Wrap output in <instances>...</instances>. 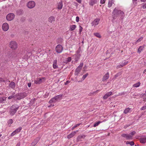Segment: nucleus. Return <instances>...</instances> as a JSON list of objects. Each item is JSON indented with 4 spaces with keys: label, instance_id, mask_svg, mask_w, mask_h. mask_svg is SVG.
<instances>
[{
    "label": "nucleus",
    "instance_id": "f257e3e1",
    "mask_svg": "<svg viewBox=\"0 0 146 146\" xmlns=\"http://www.w3.org/2000/svg\"><path fill=\"white\" fill-rule=\"evenodd\" d=\"M112 13L113 15L112 17L113 20L115 19L117 16H119L121 19H123L124 16V13L123 12L115 8L113 11Z\"/></svg>",
    "mask_w": 146,
    "mask_h": 146
},
{
    "label": "nucleus",
    "instance_id": "f03ea898",
    "mask_svg": "<svg viewBox=\"0 0 146 146\" xmlns=\"http://www.w3.org/2000/svg\"><path fill=\"white\" fill-rule=\"evenodd\" d=\"M27 96V94L26 92L20 93L16 94L15 95V100H19L23 99Z\"/></svg>",
    "mask_w": 146,
    "mask_h": 146
},
{
    "label": "nucleus",
    "instance_id": "7ed1b4c3",
    "mask_svg": "<svg viewBox=\"0 0 146 146\" xmlns=\"http://www.w3.org/2000/svg\"><path fill=\"white\" fill-rule=\"evenodd\" d=\"M18 108L16 107L14 105H12L10 108V114L11 115H13L16 113Z\"/></svg>",
    "mask_w": 146,
    "mask_h": 146
},
{
    "label": "nucleus",
    "instance_id": "20e7f679",
    "mask_svg": "<svg viewBox=\"0 0 146 146\" xmlns=\"http://www.w3.org/2000/svg\"><path fill=\"white\" fill-rule=\"evenodd\" d=\"M9 46L12 49L15 50L17 47V44L15 42L11 41L10 43Z\"/></svg>",
    "mask_w": 146,
    "mask_h": 146
},
{
    "label": "nucleus",
    "instance_id": "39448f33",
    "mask_svg": "<svg viewBox=\"0 0 146 146\" xmlns=\"http://www.w3.org/2000/svg\"><path fill=\"white\" fill-rule=\"evenodd\" d=\"M35 5V2L33 1H29L28 3L27 6L28 8L32 9L34 8Z\"/></svg>",
    "mask_w": 146,
    "mask_h": 146
},
{
    "label": "nucleus",
    "instance_id": "423d86ee",
    "mask_svg": "<svg viewBox=\"0 0 146 146\" xmlns=\"http://www.w3.org/2000/svg\"><path fill=\"white\" fill-rule=\"evenodd\" d=\"M15 17V15L13 13H11L8 14L6 16V19L9 21H11L14 19Z\"/></svg>",
    "mask_w": 146,
    "mask_h": 146
},
{
    "label": "nucleus",
    "instance_id": "0eeeda50",
    "mask_svg": "<svg viewBox=\"0 0 146 146\" xmlns=\"http://www.w3.org/2000/svg\"><path fill=\"white\" fill-rule=\"evenodd\" d=\"M55 49L56 51L57 52L60 53L62 51L63 47L61 45L58 44L56 46Z\"/></svg>",
    "mask_w": 146,
    "mask_h": 146
},
{
    "label": "nucleus",
    "instance_id": "6e6552de",
    "mask_svg": "<svg viewBox=\"0 0 146 146\" xmlns=\"http://www.w3.org/2000/svg\"><path fill=\"white\" fill-rule=\"evenodd\" d=\"M121 136L124 138L126 139L127 140L132 139V136L130 135L125 133L122 134L121 135Z\"/></svg>",
    "mask_w": 146,
    "mask_h": 146
},
{
    "label": "nucleus",
    "instance_id": "1a4fd4ad",
    "mask_svg": "<svg viewBox=\"0 0 146 146\" xmlns=\"http://www.w3.org/2000/svg\"><path fill=\"white\" fill-rule=\"evenodd\" d=\"M2 28L3 31H7L9 28V25L7 23H5L3 24Z\"/></svg>",
    "mask_w": 146,
    "mask_h": 146
},
{
    "label": "nucleus",
    "instance_id": "9d476101",
    "mask_svg": "<svg viewBox=\"0 0 146 146\" xmlns=\"http://www.w3.org/2000/svg\"><path fill=\"white\" fill-rule=\"evenodd\" d=\"M61 97L62 96H60V95H58L57 96H56L55 97L52 98L50 100L49 102L50 103H51L53 102H55L58 99H59L60 97Z\"/></svg>",
    "mask_w": 146,
    "mask_h": 146
},
{
    "label": "nucleus",
    "instance_id": "9b49d317",
    "mask_svg": "<svg viewBox=\"0 0 146 146\" xmlns=\"http://www.w3.org/2000/svg\"><path fill=\"white\" fill-rule=\"evenodd\" d=\"M100 19H95L92 22V26H94L95 27L96 25H98Z\"/></svg>",
    "mask_w": 146,
    "mask_h": 146
},
{
    "label": "nucleus",
    "instance_id": "f8f14e48",
    "mask_svg": "<svg viewBox=\"0 0 146 146\" xmlns=\"http://www.w3.org/2000/svg\"><path fill=\"white\" fill-rule=\"evenodd\" d=\"M128 63V61H125V60L124 61H123L120 65L117 66V68H121L124 66H125V65H126Z\"/></svg>",
    "mask_w": 146,
    "mask_h": 146
},
{
    "label": "nucleus",
    "instance_id": "ddd939ff",
    "mask_svg": "<svg viewBox=\"0 0 146 146\" xmlns=\"http://www.w3.org/2000/svg\"><path fill=\"white\" fill-rule=\"evenodd\" d=\"M39 140V138H37L35 139L31 143L30 146H35L38 143Z\"/></svg>",
    "mask_w": 146,
    "mask_h": 146
},
{
    "label": "nucleus",
    "instance_id": "4468645a",
    "mask_svg": "<svg viewBox=\"0 0 146 146\" xmlns=\"http://www.w3.org/2000/svg\"><path fill=\"white\" fill-rule=\"evenodd\" d=\"M112 93V92H110L107 93L104 96L103 98L104 99H106L108 97L111 96Z\"/></svg>",
    "mask_w": 146,
    "mask_h": 146
},
{
    "label": "nucleus",
    "instance_id": "2eb2a0df",
    "mask_svg": "<svg viewBox=\"0 0 146 146\" xmlns=\"http://www.w3.org/2000/svg\"><path fill=\"white\" fill-rule=\"evenodd\" d=\"M78 131L77 130L76 131L72 132L70 134L68 135L67 138L68 139H70L72 137L76 134V132Z\"/></svg>",
    "mask_w": 146,
    "mask_h": 146
},
{
    "label": "nucleus",
    "instance_id": "dca6fc26",
    "mask_svg": "<svg viewBox=\"0 0 146 146\" xmlns=\"http://www.w3.org/2000/svg\"><path fill=\"white\" fill-rule=\"evenodd\" d=\"M109 77V74L108 72L106 73L104 76L102 78V81H104L107 80Z\"/></svg>",
    "mask_w": 146,
    "mask_h": 146
},
{
    "label": "nucleus",
    "instance_id": "f3484780",
    "mask_svg": "<svg viewBox=\"0 0 146 146\" xmlns=\"http://www.w3.org/2000/svg\"><path fill=\"white\" fill-rule=\"evenodd\" d=\"M43 79V78L42 79L41 78L38 79L37 80L35 81V83L37 84H40L42 83V80Z\"/></svg>",
    "mask_w": 146,
    "mask_h": 146
},
{
    "label": "nucleus",
    "instance_id": "a211bd4d",
    "mask_svg": "<svg viewBox=\"0 0 146 146\" xmlns=\"http://www.w3.org/2000/svg\"><path fill=\"white\" fill-rule=\"evenodd\" d=\"M139 139L140 142L141 143H144L146 142V137H141Z\"/></svg>",
    "mask_w": 146,
    "mask_h": 146
},
{
    "label": "nucleus",
    "instance_id": "6ab92c4d",
    "mask_svg": "<svg viewBox=\"0 0 146 146\" xmlns=\"http://www.w3.org/2000/svg\"><path fill=\"white\" fill-rule=\"evenodd\" d=\"M15 83L13 82H11L9 84V87L13 89L15 88Z\"/></svg>",
    "mask_w": 146,
    "mask_h": 146
},
{
    "label": "nucleus",
    "instance_id": "aec40b11",
    "mask_svg": "<svg viewBox=\"0 0 146 146\" xmlns=\"http://www.w3.org/2000/svg\"><path fill=\"white\" fill-rule=\"evenodd\" d=\"M63 6L62 2V1H60L59 2L58 5V7L57 8L58 9H61L62 8Z\"/></svg>",
    "mask_w": 146,
    "mask_h": 146
},
{
    "label": "nucleus",
    "instance_id": "412c9836",
    "mask_svg": "<svg viewBox=\"0 0 146 146\" xmlns=\"http://www.w3.org/2000/svg\"><path fill=\"white\" fill-rule=\"evenodd\" d=\"M16 13L17 15H20L23 13V10L20 9L17 10V11Z\"/></svg>",
    "mask_w": 146,
    "mask_h": 146
},
{
    "label": "nucleus",
    "instance_id": "4be33fe9",
    "mask_svg": "<svg viewBox=\"0 0 146 146\" xmlns=\"http://www.w3.org/2000/svg\"><path fill=\"white\" fill-rule=\"evenodd\" d=\"M81 69L77 67L75 70V71L74 73V74L75 75H78L79 72H80Z\"/></svg>",
    "mask_w": 146,
    "mask_h": 146
},
{
    "label": "nucleus",
    "instance_id": "5701e85b",
    "mask_svg": "<svg viewBox=\"0 0 146 146\" xmlns=\"http://www.w3.org/2000/svg\"><path fill=\"white\" fill-rule=\"evenodd\" d=\"M56 64L57 60H54L53 64V67L54 68L56 69L58 68V66H57L56 65Z\"/></svg>",
    "mask_w": 146,
    "mask_h": 146
},
{
    "label": "nucleus",
    "instance_id": "b1692460",
    "mask_svg": "<svg viewBox=\"0 0 146 146\" xmlns=\"http://www.w3.org/2000/svg\"><path fill=\"white\" fill-rule=\"evenodd\" d=\"M76 27V26L75 25H70V27L69 30L70 31L74 30Z\"/></svg>",
    "mask_w": 146,
    "mask_h": 146
},
{
    "label": "nucleus",
    "instance_id": "393cba45",
    "mask_svg": "<svg viewBox=\"0 0 146 146\" xmlns=\"http://www.w3.org/2000/svg\"><path fill=\"white\" fill-rule=\"evenodd\" d=\"M96 0H90L89 2V4L90 5L93 6L96 3Z\"/></svg>",
    "mask_w": 146,
    "mask_h": 146
},
{
    "label": "nucleus",
    "instance_id": "a878e982",
    "mask_svg": "<svg viewBox=\"0 0 146 146\" xmlns=\"http://www.w3.org/2000/svg\"><path fill=\"white\" fill-rule=\"evenodd\" d=\"M53 21H54V17L51 16L49 17L48 19V21L49 22L52 23Z\"/></svg>",
    "mask_w": 146,
    "mask_h": 146
},
{
    "label": "nucleus",
    "instance_id": "bb28decb",
    "mask_svg": "<svg viewBox=\"0 0 146 146\" xmlns=\"http://www.w3.org/2000/svg\"><path fill=\"white\" fill-rule=\"evenodd\" d=\"M113 2L112 0H109L108 3V7H111L112 5L113 4Z\"/></svg>",
    "mask_w": 146,
    "mask_h": 146
},
{
    "label": "nucleus",
    "instance_id": "cd10ccee",
    "mask_svg": "<svg viewBox=\"0 0 146 146\" xmlns=\"http://www.w3.org/2000/svg\"><path fill=\"white\" fill-rule=\"evenodd\" d=\"M62 42V39L61 38H58V39L56 40V42L57 44L61 43Z\"/></svg>",
    "mask_w": 146,
    "mask_h": 146
},
{
    "label": "nucleus",
    "instance_id": "c85d7f7f",
    "mask_svg": "<svg viewBox=\"0 0 146 146\" xmlns=\"http://www.w3.org/2000/svg\"><path fill=\"white\" fill-rule=\"evenodd\" d=\"M94 35L96 36V37L99 38H100L101 37V36L99 33H94Z\"/></svg>",
    "mask_w": 146,
    "mask_h": 146
},
{
    "label": "nucleus",
    "instance_id": "c756f323",
    "mask_svg": "<svg viewBox=\"0 0 146 146\" xmlns=\"http://www.w3.org/2000/svg\"><path fill=\"white\" fill-rule=\"evenodd\" d=\"M6 98L3 97L2 98H0V103H2L4 101L6 100Z\"/></svg>",
    "mask_w": 146,
    "mask_h": 146
},
{
    "label": "nucleus",
    "instance_id": "7c9ffc66",
    "mask_svg": "<svg viewBox=\"0 0 146 146\" xmlns=\"http://www.w3.org/2000/svg\"><path fill=\"white\" fill-rule=\"evenodd\" d=\"M126 144H130L131 146H133L134 145V142L133 141H127L126 142Z\"/></svg>",
    "mask_w": 146,
    "mask_h": 146
},
{
    "label": "nucleus",
    "instance_id": "2f4dec72",
    "mask_svg": "<svg viewBox=\"0 0 146 146\" xmlns=\"http://www.w3.org/2000/svg\"><path fill=\"white\" fill-rule=\"evenodd\" d=\"M140 84V82H138L133 84V87H139Z\"/></svg>",
    "mask_w": 146,
    "mask_h": 146
},
{
    "label": "nucleus",
    "instance_id": "473e14b6",
    "mask_svg": "<svg viewBox=\"0 0 146 146\" xmlns=\"http://www.w3.org/2000/svg\"><path fill=\"white\" fill-rule=\"evenodd\" d=\"M130 111V109L129 108H127L126 109H125L124 111V113L125 114H127Z\"/></svg>",
    "mask_w": 146,
    "mask_h": 146
},
{
    "label": "nucleus",
    "instance_id": "72a5a7b5",
    "mask_svg": "<svg viewBox=\"0 0 146 146\" xmlns=\"http://www.w3.org/2000/svg\"><path fill=\"white\" fill-rule=\"evenodd\" d=\"M144 47L143 46H140L138 48V52L140 53Z\"/></svg>",
    "mask_w": 146,
    "mask_h": 146
},
{
    "label": "nucleus",
    "instance_id": "f704fd0d",
    "mask_svg": "<svg viewBox=\"0 0 146 146\" xmlns=\"http://www.w3.org/2000/svg\"><path fill=\"white\" fill-rule=\"evenodd\" d=\"M22 128L21 127H20L19 128H17L15 131L16 132V133H17L18 132H19L22 129Z\"/></svg>",
    "mask_w": 146,
    "mask_h": 146
},
{
    "label": "nucleus",
    "instance_id": "c9c22d12",
    "mask_svg": "<svg viewBox=\"0 0 146 146\" xmlns=\"http://www.w3.org/2000/svg\"><path fill=\"white\" fill-rule=\"evenodd\" d=\"M102 122L100 121H99L96 123L93 126L94 127H96L98 126L100 123H101Z\"/></svg>",
    "mask_w": 146,
    "mask_h": 146
},
{
    "label": "nucleus",
    "instance_id": "e433bc0d",
    "mask_svg": "<svg viewBox=\"0 0 146 146\" xmlns=\"http://www.w3.org/2000/svg\"><path fill=\"white\" fill-rule=\"evenodd\" d=\"M84 137V136L80 135L79 136L77 139V140L78 141H81L82 138Z\"/></svg>",
    "mask_w": 146,
    "mask_h": 146
},
{
    "label": "nucleus",
    "instance_id": "4c0bfd02",
    "mask_svg": "<svg viewBox=\"0 0 146 146\" xmlns=\"http://www.w3.org/2000/svg\"><path fill=\"white\" fill-rule=\"evenodd\" d=\"M143 37H142L139 38L135 42V44H137V42H140L143 39Z\"/></svg>",
    "mask_w": 146,
    "mask_h": 146
},
{
    "label": "nucleus",
    "instance_id": "58836bf2",
    "mask_svg": "<svg viewBox=\"0 0 146 146\" xmlns=\"http://www.w3.org/2000/svg\"><path fill=\"white\" fill-rule=\"evenodd\" d=\"M81 124V123H78L76 124L74 127H73L72 128V130H73L75 128L79 126Z\"/></svg>",
    "mask_w": 146,
    "mask_h": 146
},
{
    "label": "nucleus",
    "instance_id": "ea45409f",
    "mask_svg": "<svg viewBox=\"0 0 146 146\" xmlns=\"http://www.w3.org/2000/svg\"><path fill=\"white\" fill-rule=\"evenodd\" d=\"M83 66V63H82L80 64V65L78 67L79 68L81 69Z\"/></svg>",
    "mask_w": 146,
    "mask_h": 146
},
{
    "label": "nucleus",
    "instance_id": "a19ab883",
    "mask_svg": "<svg viewBox=\"0 0 146 146\" xmlns=\"http://www.w3.org/2000/svg\"><path fill=\"white\" fill-rule=\"evenodd\" d=\"M88 74L86 73V74H84L83 76V77H82V79H83V80H84L86 77L88 76Z\"/></svg>",
    "mask_w": 146,
    "mask_h": 146
},
{
    "label": "nucleus",
    "instance_id": "79ce46f5",
    "mask_svg": "<svg viewBox=\"0 0 146 146\" xmlns=\"http://www.w3.org/2000/svg\"><path fill=\"white\" fill-rule=\"evenodd\" d=\"M136 132L135 131H133L131 132L129 135H130L132 136H132L134 134H135Z\"/></svg>",
    "mask_w": 146,
    "mask_h": 146
},
{
    "label": "nucleus",
    "instance_id": "37998d69",
    "mask_svg": "<svg viewBox=\"0 0 146 146\" xmlns=\"http://www.w3.org/2000/svg\"><path fill=\"white\" fill-rule=\"evenodd\" d=\"M13 98H15V95H14V96H9L8 97V99H11Z\"/></svg>",
    "mask_w": 146,
    "mask_h": 146
},
{
    "label": "nucleus",
    "instance_id": "c03bdc74",
    "mask_svg": "<svg viewBox=\"0 0 146 146\" xmlns=\"http://www.w3.org/2000/svg\"><path fill=\"white\" fill-rule=\"evenodd\" d=\"M145 109H146V104H145V106H143L141 108V110H144Z\"/></svg>",
    "mask_w": 146,
    "mask_h": 146
},
{
    "label": "nucleus",
    "instance_id": "a18cd8bd",
    "mask_svg": "<svg viewBox=\"0 0 146 146\" xmlns=\"http://www.w3.org/2000/svg\"><path fill=\"white\" fill-rule=\"evenodd\" d=\"M13 121L12 119H9L8 121V123L9 124L10 123V124H11L13 123Z\"/></svg>",
    "mask_w": 146,
    "mask_h": 146
},
{
    "label": "nucleus",
    "instance_id": "49530a36",
    "mask_svg": "<svg viewBox=\"0 0 146 146\" xmlns=\"http://www.w3.org/2000/svg\"><path fill=\"white\" fill-rule=\"evenodd\" d=\"M71 58L70 57H69L67 58L66 61L68 62H70L71 60Z\"/></svg>",
    "mask_w": 146,
    "mask_h": 146
},
{
    "label": "nucleus",
    "instance_id": "de8ad7c7",
    "mask_svg": "<svg viewBox=\"0 0 146 146\" xmlns=\"http://www.w3.org/2000/svg\"><path fill=\"white\" fill-rule=\"evenodd\" d=\"M80 29H79L80 34L81 33V32L82 31V30L83 29L82 27L80 26H79Z\"/></svg>",
    "mask_w": 146,
    "mask_h": 146
},
{
    "label": "nucleus",
    "instance_id": "09e8293b",
    "mask_svg": "<svg viewBox=\"0 0 146 146\" xmlns=\"http://www.w3.org/2000/svg\"><path fill=\"white\" fill-rule=\"evenodd\" d=\"M143 99H144V100H146V94H144L143 95Z\"/></svg>",
    "mask_w": 146,
    "mask_h": 146
},
{
    "label": "nucleus",
    "instance_id": "8fccbe9b",
    "mask_svg": "<svg viewBox=\"0 0 146 146\" xmlns=\"http://www.w3.org/2000/svg\"><path fill=\"white\" fill-rule=\"evenodd\" d=\"M16 133L15 131H13L11 134V136H13L15 135Z\"/></svg>",
    "mask_w": 146,
    "mask_h": 146
},
{
    "label": "nucleus",
    "instance_id": "3c124183",
    "mask_svg": "<svg viewBox=\"0 0 146 146\" xmlns=\"http://www.w3.org/2000/svg\"><path fill=\"white\" fill-rule=\"evenodd\" d=\"M120 73H117L116 75H115V76H114V78H115H115H116L117 77H118L120 75Z\"/></svg>",
    "mask_w": 146,
    "mask_h": 146
},
{
    "label": "nucleus",
    "instance_id": "603ef678",
    "mask_svg": "<svg viewBox=\"0 0 146 146\" xmlns=\"http://www.w3.org/2000/svg\"><path fill=\"white\" fill-rule=\"evenodd\" d=\"M117 32H115L113 33V34H114V36H112V37L113 38L115 37L116 36V35H117Z\"/></svg>",
    "mask_w": 146,
    "mask_h": 146
},
{
    "label": "nucleus",
    "instance_id": "864d4df0",
    "mask_svg": "<svg viewBox=\"0 0 146 146\" xmlns=\"http://www.w3.org/2000/svg\"><path fill=\"white\" fill-rule=\"evenodd\" d=\"M79 17H77L76 18V21L78 22L79 21Z\"/></svg>",
    "mask_w": 146,
    "mask_h": 146
},
{
    "label": "nucleus",
    "instance_id": "5fc2aeb1",
    "mask_svg": "<svg viewBox=\"0 0 146 146\" xmlns=\"http://www.w3.org/2000/svg\"><path fill=\"white\" fill-rule=\"evenodd\" d=\"M133 4H136L137 3V0H133Z\"/></svg>",
    "mask_w": 146,
    "mask_h": 146
},
{
    "label": "nucleus",
    "instance_id": "6e6d98bb",
    "mask_svg": "<svg viewBox=\"0 0 146 146\" xmlns=\"http://www.w3.org/2000/svg\"><path fill=\"white\" fill-rule=\"evenodd\" d=\"M142 7L143 9L146 8V3L143 5Z\"/></svg>",
    "mask_w": 146,
    "mask_h": 146
},
{
    "label": "nucleus",
    "instance_id": "4d7b16f0",
    "mask_svg": "<svg viewBox=\"0 0 146 146\" xmlns=\"http://www.w3.org/2000/svg\"><path fill=\"white\" fill-rule=\"evenodd\" d=\"M78 3H81L82 2V0H76Z\"/></svg>",
    "mask_w": 146,
    "mask_h": 146
},
{
    "label": "nucleus",
    "instance_id": "13d9d810",
    "mask_svg": "<svg viewBox=\"0 0 146 146\" xmlns=\"http://www.w3.org/2000/svg\"><path fill=\"white\" fill-rule=\"evenodd\" d=\"M70 81H67L65 83V84L66 85L67 84H68L70 83Z\"/></svg>",
    "mask_w": 146,
    "mask_h": 146
},
{
    "label": "nucleus",
    "instance_id": "bf43d9fd",
    "mask_svg": "<svg viewBox=\"0 0 146 146\" xmlns=\"http://www.w3.org/2000/svg\"><path fill=\"white\" fill-rule=\"evenodd\" d=\"M5 82V81L2 78H0V82Z\"/></svg>",
    "mask_w": 146,
    "mask_h": 146
},
{
    "label": "nucleus",
    "instance_id": "052dcab7",
    "mask_svg": "<svg viewBox=\"0 0 146 146\" xmlns=\"http://www.w3.org/2000/svg\"><path fill=\"white\" fill-rule=\"evenodd\" d=\"M31 83H29L28 84V86L29 87H30L31 86Z\"/></svg>",
    "mask_w": 146,
    "mask_h": 146
},
{
    "label": "nucleus",
    "instance_id": "680f3d73",
    "mask_svg": "<svg viewBox=\"0 0 146 146\" xmlns=\"http://www.w3.org/2000/svg\"><path fill=\"white\" fill-rule=\"evenodd\" d=\"M80 51H81L80 50V48L79 49V50H78L77 51V54L79 55V53H80Z\"/></svg>",
    "mask_w": 146,
    "mask_h": 146
},
{
    "label": "nucleus",
    "instance_id": "e2e57ef3",
    "mask_svg": "<svg viewBox=\"0 0 146 146\" xmlns=\"http://www.w3.org/2000/svg\"><path fill=\"white\" fill-rule=\"evenodd\" d=\"M141 2H145L146 1V0H141Z\"/></svg>",
    "mask_w": 146,
    "mask_h": 146
},
{
    "label": "nucleus",
    "instance_id": "0e129e2a",
    "mask_svg": "<svg viewBox=\"0 0 146 146\" xmlns=\"http://www.w3.org/2000/svg\"><path fill=\"white\" fill-rule=\"evenodd\" d=\"M20 146V144L19 143H18L16 145V146Z\"/></svg>",
    "mask_w": 146,
    "mask_h": 146
},
{
    "label": "nucleus",
    "instance_id": "69168bd1",
    "mask_svg": "<svg viewBox=\"0 0 146 146\" xmlns=\"http://www.w3.org/2000/svg\"><path fill=\"white\" fill-rule=\"evenodd\" d=\"M146 72V69H145L143 72V73H144Z\"/></svg>",
    "mask_w": 146,
    "mask_h": 146
},
{
    "label": "nucleus",
    "instance_id": "338daca9",
    "mask_svg": "<svg viewBox=\"0 0 146 146\" xmlns=\"http://www.w3.org/2000/svg\"><path fill=\"white\" fill-rule=\"evenodd\" d=\"M1 136H2V135L0 134V137Z\"/></svg>",
    "mask_w": 146,
    "mask_h": 146
},
{
    "label": "nucleus",
    "instance_id": "774afa93",
    "mask_svg": "<svg viewBox=\"0 0 146 146\" xmlns=\"http://www.w3.org/2000/svg\"><path fill=\"white\" fill-rule=\"evenodd\" d=\"M50 106H48V107H50Z\"/></svg>",
    "mask_w": 146,
    "mask_h": 146
}]
</instances>
